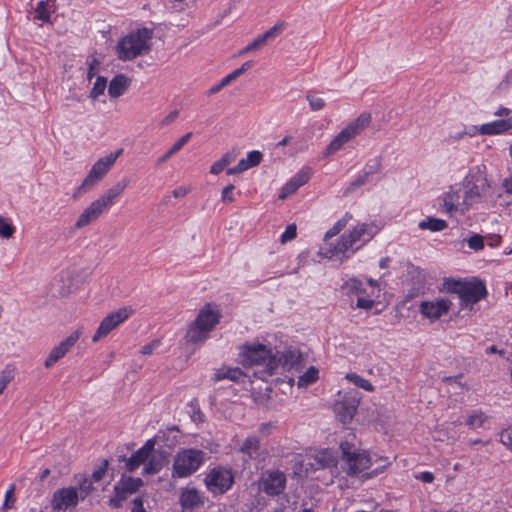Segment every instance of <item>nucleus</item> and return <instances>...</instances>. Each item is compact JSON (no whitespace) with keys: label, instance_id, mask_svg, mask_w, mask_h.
I'll return each instance as SVG.
<instances>
[{"label":"nucleus","instance_id":"f257e3e1","mask_svg":"<svg viewBox=\"0 0 512 512\" xmlns=\"http://www.w3.org/2000/svg\"><path fill=\"white\" fill-rule=\"evenodd\" d=\"M444 288L447 292L458 295L462 309L469 308L472 310L473 305L487 295L484 282L477 279L463 281L446 279Z\"/></svg>","mask_w":512,"mask_h":512},{"label":"nucleus","instance_id":"f03ea898","mask_svg":"<svg viewBox=\"0 0 512 512\" xmlns=\"http://www.w3.org/2000/svg\"><path fill=\"white\" fill-rule=\"evenodd\" d=\"M369 225L362 223L356 225L352 230L347 233H344L337 244L329 247H322L320 249L319 254L323 255L329 259H338L342 261L343 259L349 257L346 253L351 249V253H354L356 249H353V246L361 240L367 241L372 237L371 233H368Z\"/></svg>","mask_w":512,"mask_h":512},{"label":"nucleus","instance_id":"7ed1b4c3","mask_svg":"<svg viewBox=\"0 0 512 512\" xmlns=\"http://www.w3.org/2000/svg\"><path fill=\"white\" fill-rule=\"evenodd\" d=\"M220 313L213 309L211 304H206L198 313L196 319L192 321L187 329L185 339L192 344H201L207 338L215 326L219 323Z\"/></svg>","mask_w":512,"mask_h":512},{"label":"nucleus","instance_id":"20e7f679","mask_svg":"<svg viewBox=\"0 0 512 512\" xmlns=\"http://www.w3.org/2000/svg\"><path fill=\"white\" fill-rule=\"evenodd\" d=\"M153 37V30L149 28L138 29L122 38L117 45L119 59L126 61L148 53L149 41Z\"/></svg>","mask_w":512,"mask_h":512},{"label":"nucleus","instance_id":"39448f33","mask_svg":"<svg viewBox=\"0 0 512 512\" xmlns=\"http://www.w3.org/2000/svg\"><path fill=\"white\" fill-rule=\"evenodd\" d=\"M242 362L246 366H260L261 372L271 376L277 368V358L272 350L263 344H251L243 347Z\"/></svg>","mask_w":512,"mask_h":512},{"label":"nucleus","instance_id":"423d86ee","mask_svg":"<svg viewBox=\"0 0 512 512\" xmlns=\"http://www.w3.org/2000/svg\"><path fill=\"white\" fill-rule=\"evenodd\" d=\"M123 149H119L114 153H110L109 155L100 158L97 160L88 175L85 177L81 185L77 187L74 191L72 197L73 199H78L82 195L91 191L108 173V171L112 168L117 158L122 154Z\"/></svg>","mask_w":512,"mask_h":512},{"label":"nucleus","instance_id":"0eeeda50","mask_svg":"<svg viewBox=\"0 0 512 512\" xmlns=\"http://www.w3.org/2000/svg\"><path fill=\"white\" fill-rule=\"evenodd\" d=\"M464 196L469 207L480 202L489 189L485 168L476 166L471 168L463 180Z\"/></svg>","mask_w":512,"mask_h":512},{"label":"nucleus","instance_id":"6e6552de","mask_svg":"<svg viewBox=\"0 0 512 512\" xmlns=\"http://www.w3.org/2000/svg\"><path fill=\"white\" fill-rule=\"evenodd\" d=\"M204 453L201 450L186 449L179 452L173 464V477H187L194 473L203 461Z\"/></svg>","mask_w":512,"mask_h":512},{"label":"nucleus","instance_id":"1a4fd4ad","mask_svg":"<svg viewBox=\"0 0 512 512\" xmlns=\"http://www.w3.org/2000/svg\"><path fill=\"white\" fill-rule=\"evenodd\" d=\"M204 483L209 492L214 495H222L234 484V475L231 469L218 466L209 471Z\"/></svg>","mask_w":512,"mask_h":512},{"label":"nucleus","instance_id":"9d476101","mask_svg":"<svg viewBox=\"0 0 512 512\" xmlns=\"http://www.w3.org/2000/svg\"><path fill=\"white\" fill-rule=\"evenodd\" d=\"M343 459L348 468V474H358L368 469L371 465V459L365 451L352 450V446L348 442L341 443Z\"/></svg>","mask_w":512,"mask_h":512},{"label":"nucleus","instance_id":"9b49d317","mask_svg":"<svg viewBox=\"0 0 512 512\" xmlns=\"http://www.w3.org/2000/svg\"><path fill=\"white\" fill-rule=\"evenodd\" d=\"M440 208L447 214H464L470 207L466 203L464 194H461V188L450 186L449 189L439 198Z\"/></svg>","mask_w":512,"mask_h":512},{"label":"nucleus","instance_id":"f8f14e48","mask_svg":"<svg viewBox=\"0 0 512 512\" xmlns=\"http://www.w3.org/2000/svg\"><path fill=\"white\" fill-rule=\"evenodd\" d=\"M286 487V476L279 470H267L262 473L259 488L268 496L280 495Z\"/></svg>","mask_w":512,"mask_h":512},{"label":"nucleus","instance_id":"ddd939ff","mask_svg":"<svg viewBox=\"0 0 512 512\" xmlns=\"http://www.w3.org/2000/svg\"><path fill=\"white\" fill-rule=\"evenodd\" d=\"M130 311L127 308H121L108 314L100 323L97 331L92 337L94 343L106 337L111 331L117 328L121 323L128 319Z\"/></svg>","mask_w":512,"mask_h":512},{"label":"nucleus","instance_id":"4468645a","mask_svg":"<svg viewBox=\"0 0 512 512\" xmlns=\"http://www.w3.org/2000/svg\"><path fill=\"white\" fill-rule=\"evenodd\" d=\"M81 334V329H77L66 339L61 341L59 345L53 347L48 357L44 361V367L49 369L54 364H56L60 359H62L68 353V351L76 344Z\"/></svg>","mask_w":512,"mask_h":512},{"label":"nucleus","instance_id":"2eb2a0df","mask_svg":"<svg viewBox=\"0 0 512 512\" xmlns=\"http://www.w3.org/2000/svg\"><path fill=\"white\" fill-rule=\"evenodd\" d=\"M451 305L452 302L449 299L438 298L433 301H422L419 304V311L425 318L435 321L446 315Z\"/></svg>","mask_w":512,"mask_h":512},{"label":"nucleus","instance_id":"dca6fc26","mask_svg":"<svg viewBox=\"0 0 512 512\" xmlns=\"http://www.w3.org/2000/svg\"><path fill=\"white\" fill-rule=\"evenodd\" d=\"M79 496L75 487L62 488L54 492L52 497V508L61 512L78 504Z\"/></svg>","mask_w":512,"mask_h":512},{"label":"nucleus","instance_id":"f3484780","mask_svg":"<svg viewBox=\"0 0 512 512\" xmlns=\"http://www.w3.org/2000/svg\"><path fill=\"white\" fill-rule=\"evenodd\" d=\"M108 209L99 198L92 201L78 216L74 226L76 229H82L94 223Z\"/></svg>","mask_w":512,"mask_h":512},{"label":"nucleus","instance_id":"a211bd4d","mask_svg":"<svg viewBox=\"0 0 512 512\" xmlns=\"http://www.w3.org/2000/svg\"><path fill=\"white\" fill-rule=\"evenodd\" d=\"M155 440L149 439L146 443L132 454L130 458L120 456L119 461L126 463V468L129 472L135 471L141 464L145 463L150 454L154 451Z\"/></svg>","mask_w":512,"mask_h":512},{"label":"nucleus","instance_id":"6ab92c4d","mask_svg":"<svg viewBox=\"0 0 512 512\" xmlns=\"http://www.w3.org/2000/svg\"><path fill=\"white\" fill-rule=\"evenodd\" d=\"M359 404L356 397L344 396L341 400L337 401L334 405V411L340 422L348 424L352 421Z\"/></svg>","mask_w":512,"mask_h":512},{"label":"nucleus","instance_id":"aec40b11","mask_svg":"<svg viewBox=\"0 0 512 512\" xmlns=\"http://www.w3.org/2000/svg\"><path fill=\"white\" fill-rule=\"evenodd\" d=\"M182 512H193L194 509L200 508L205 504V496L196 488L182 489L179 497Z\"/></svg>","mask_w":512,"mask_h":512},{"label":"nucleus","instance_id":"412c9836","mask_svg":"<svg viewBox=\"0 0 512 512\" xmlns=\"http://www.w3.org/2000/svg\"><path fill=\"white\" fill-rule=\"evenodd\" d=\"M285 24L283 22L275 24L273 27L268 29L265 33L255 38L249 45L244 47L238 52V56H243L249 52L255 51L266 45L269 41L275 39L284 29Z\"/></svg>","mask_w":512,"mask_h":512},{"label":"nucleus","instance_id":"4be33fe9","mask_svg":"<svg viewBox=\"0 0 512 512\" xmlns=\"http://www.w3.org/2000/svg\"><path fill=\"white\" fill-rule=\"evenodd\" d=\"M337 464L336 457L334 454L328 450H321L316 452L314 455L308 458V463L306 464V471L309 470H319L328 467H334Z\"/></svg>","mask_w":512,"mask_h":512},{"label":"nucleus","instance_id":"5701e85b","mask_svg":"<svg viewBox=\"0 0 512 512\" xmlns=\"http://www.w3.org/2000/svg\"><path fill=\"white\" fill-rule=\"evenodd\" d=\"M130 180L126 177L116 182L110 188H108L100 197V201L105 204L108 208L114 205L116 199L125 191L129 185Z\"/></svg>","mask_w":512,"mask_h":512},{"label":"nucleus","instance_id":"b1692460","mask_svg":"<svg viewBox=\"0 0 512 512\" xmlns=\"http://www.w3.org/2000/svg\"><path fill=\"white\" fill-rule=\"evenodd\" d=\"M131 84V79L125 74H118L110 81L108 94L111 98H119Z\"/></svg>","mask_w":512,"mask_h":512},{"label":"nucleus","instance_id":"393cba45","mask_svg":"<svg viewBox=\"0 0 512 512\" xmlns=\"http://www.w3.org/2000/svg\"><path fill=\"white\" fill-rule=\"evenodd\" d=\"M301 354L297 350H285L277 359V365L281 364L284 369H298L301 366Z\"/></svg>","mask_w":512,"mask_h":512},{"label":"nucleus","instance_id":"a878e982","mask_svg":"<svg viewBox=\"0 0 512 512\" xmlns=\"http://www.w3.org/2000/svg\"><path fill=\"white\" fill-rule=\"evenodd\" d=\"M511 128H512V122L510 119H507V120L501 119V120H496V121H493L490 123L483 124L480 127L479 132L482 135H494V134H499V133L508 131Z\"/></svg>","mask_w":512,"mask_h":512},{"label":"nucleus","instance_id":"bb28decb","mask_svg":"<svg viewBox=\"0 0 512 512\" xmlns=\"http://www.w3.org/2000/svg\"><path fill=\"white\" fill-rule=\"evenodd\" d=\"M371 123V115L369 113H362L352 121L349 125H347L344 129L349 133L351 138H355L359 135L366 127Z\"/></svg>","mask_w":512,"mask_h":512},{"label":"nucleus","instance_id":"cd10ccee","mask_svg":"<svg viewBox=\"0 0 512 512\" xmlns=\"http://www.w3.org/2000/svg\"><path fill=\"white\" fill-rule=\"evenodd\" d=\"M350 140H352L351 136L349 135L348 132H346L345 129H343L333 138L330 144L326 147L324 151V156L327 157L335 154L344 146V144H346Z\"/></svg>","mask_w":512,"mask_h":512},{"label":"nucleus","instance_id":"c85d7f7f","mask_svg":"<svg viewBox=\"0 0 512 512\" xmlns=\"http://www.w3.org/2000/svg\"><path fill=\"white\" fill-rule=\"evenodd\" d=\"M147 461L148 463L145 465L143 473L152 475L158 473L162 469L165 463V457L161 454L156 455L153 451Z\"/></svg>","mask_w":512,"mask_h":512},{"label":"nucleus","instance_id":"c756f323","mask_svg":"<svg viewBox=\"0 0 512 512\" xmlns=\"http://www.w3.org/2000/svg\"><path fill=\"white\" fill-rule=\"evenodd\" d=\"M448 226L447 222L443 219L428 217L425 220L419 222L418 227L421 230H430L432 232H438L446 229Z\"/></svg>","mask_w":512,"mask_h":512},{"label":"nucleus","instance_id":"7c9ffc66","mask_svg":"<svg viewBox=\"0 0 512 512\" xmlns=\"http://www.w3.org/2000/svg\"><path fill=\"white\" fill-rule=\"evenodd\" d=\"M243 376L244 374L240 368H222L215 373L214 380L220 381L223 379H229L231 381L238 382Z\"/></svg>","mask_w":512,"mask_h":512},{"label":"nucleus","instance_id":"2f4dec72","mask_svg":"<svg viewBox=\"0 0 512 512\" xmlns=\"http://www.w3.org/2000/svg\"><path fill=\"white\" fill-rule=\"evenodd\" d=\"M352 218V215L349 214V213H346L344 215L343 218H341L340 220H338L332 228H330L326 234H325V237H324V242H325V247H329V246H332L331 244L328 243V240L334 236H336L337 234H339L344 228L345 226L347 225L348 221Z\"/></svg>","mask_w":512,"mask_h":512},{"label":"nucleus","instance_id":"473e14b6","mask_svg":"<svg viewBox=\"0 0 512 512\" xmlns=\"http://www.w3.org/2000/svg\"><path fill=\"white\" fill-rule=\"evenodd\" d=\"M78 483V496L79 499L84 500L88 495H90L94 491L92 479L84 475H79L77 478Z\"/></svg>","mask_w":512,"mask_h":512},{"label":"nucleus","instance_id":"72a5a7b5","mask_svg":"<svg viewBox=\"0 0 512 512\" xmlns=\"http://www.w3.org/2000/svg\"><path fill=\"white\" fill-rule=\"evenodd\" d=\"M119 484L128 494H133L143 485V481L141 478L123 475Z\"/></svg>","mask_w":512,"mask_h":512},{"label":"nucleus","instance_id":"f704fd0d","mask_svg":"<svg viewBox=\"0 0 512 512\" xmlns=\"http://www.w3.org/2000/svg\"><path fill=\"white\" fill-rule=\"evenodd\" d=\"M128 495L129 494L118 483L114 487V496L109 499V505L114 509L120 508L122 506V502L126 500Z\"/></svg>","mask_w":512,"mask_h":512},{"label":"nucleus","instance_id":"c9c22d12","mask_svg":"<svg viewBox=\"0 0 512 512\" xmlns=\"http://www.w3.org/2000/svg\"><path fill=\"white\" fill-rule=\"evenodd\" d=\"M487 420V416L481 410L473 411L467 418L466 424L472 428H480L484 425Z\"/></svg>","mask_w":512,"mask_h":512},{"label":"nucleus","instance_id":"e433bc0d","mask_svg":"<svg viewBox=\"0 0 512 512\" xmlns=\"http://www.w3.org/2000/svg\"><path fill=\"white\" fill-rule=\"evenodd\" d=\"M262 158H263L262 153L260 151L254 150V151L249 152L247 157L244 159H241L239 162L244 163L243 168L246 171L250 168L258 166L260 164Z\"/></svg>","mask_w":512,"mask_h":512},{"label":"nucleus","instance_id":"4c0bfd02","mask_svg":"<svg viewBox=\"0 0 512 512\" xmlns=\"http://www.w3.org/2000/svg\"><path fill=\"white\" fill-rule=\"evenodd\" d=\"M318 379V370L315 367H310L303 375L298 379V386L305 387L315 382Z\"/></svg>","mask_w":512,"mask_h":512},{"label":"nucleus","instance_id":"58836bf2","mask_svg":"<svg viewBox=\"0 0 512 512\" xmlns=\"http://www.w3.org/2000/svg\"><path fill=\"white\" fill-rule=\"evenodd\" d=\"M346 378L357 387H360L366 391L372 392L374 390V386L368 380L362 378L356 373H348Z\"/></svg>","mask_w":512,"mask_h":512},{"label":"nucleus","instance_id":"ea45409f","mask_svg":"<svg viewBox=\"0 0 512 512\" xmlns=\"http://www.w3.org/2000/svg\"><path fill=\"white\" fill-rule=\"evenodd\" d=\"M259 448V439L255 436L248 437L242 444L240 451L242 453L248 454L250 457L253 453H255Z\"/></svg>","mask_w":512,"mask_h":512},{"label":"nucleus","instance_id":"a19ab883","mask_svg":"<svg viewBox=\"0 0 512 512\" xmlns=\"http://www.w3.org/2000/svg\"><path fill=\"white\" fill-rule=\"evenodd\" d=\"M382 171V158L374 157L370 159L365 166L364 173L369 177L372 174L380 173Z\"/></svg>","mask_w":512,"mask_h":512},{"label":"nucleus","instance_id":"79ce46f5","mask_svg":"<svg viewBox=\"0 0 512 512\" xmlns=\"http://www.w3.org/2000/svg\"><path fill=\"white\" fill-rule=\"evenodd\" d=\"M107 80L103 76H99L94 83L93 88L90 91V97L92 99H97L100 95H102L106 89Z\"/></svg>","mask_w":512,"mask_h":512},{"label":"nucleus","instance_id":"37998d69","mask_svg":"<svg viewBox=\"0 0 512 512\" xmlns=\"http://www.w3.org/2000/svg\"><path fill=\"white\" fill-rule=\"evenodd\" d=\"M14 492H15V485L11 484L9 489L5 493V499H4V503L1 507V510L6 511V510L12 509L14 507V504L16 502Z\"/></svg>","mask_w":512,"mask_h":512},{"label":"nucleus","instance_id":"c03bdc74","mask_svg":"<svg viewBox=\"0 0 512 512\" xmlns=\"http://www.w3.org/2000/svg\"><path fill=\"white\" fill-rule=\"evenodd\" d=\"M36 18L43 22L50 21V13L47 10V1H40L35 9Z\"/></svg>","mask_w":512,"mask_h":512},{"label":"nucleus","instance_id":"a18cd8bd","mask_svg":"<svg viewBox=\"0 0 512 512\" xmlns=\"http://www.w3.org/2000/svg\"><path fill=\"white\" fill-rule=\"evenodd\" d=\"M306 99L309 103L311 110H313V111H319V110L323 109L325 106V100L316 95L307 94Z\"/></svg>","mask_w":512,"mask_h":512},{"label":"nucleus","instance_id":"49530a36","mask_svg":"<svg viewBox=\"0 0 512 512\" xmlns=\"http://www.w3.org/2000/svg\"><path fill=\"white\" fill-rule=\"evenodd\" d=\"M300 188V186L296 183V181L292 178L290 181H288L284 187L281 190V193L279 194V199H285L289 195L295 193L297 189Z\"/></svg>","mask_w":512,"mask_h":512},{"label":"nucleus","instance_id":"de8ad7c7","mask_svg":"<svg viewBox=\"0 0 512 512\" xmlns=\"http://www.w3.org/2000/svg\"><path fill=\"white\" fill-rule=\"evenodd\" d=\"M312 175L311 168L305 167L301 169L294 177L293 179L296 181V183L301 187L304 184H306Z\"/></svg>","mask_w":512,"mask_h":512},{"label":"nucleus","instance_id":"09e8293b","mask_svg":"<svg viewBox=\"0 0 512 512\" xmlns=\"http://www.w3.org/2000/svg\"><path fill=\"white\" fill-rule=\"evenodd\" d=\"M348 293L362 294L364 293L363 284L360 280L352 278L345 284Z\"/></svg>","mask_w":512,"mask_h":512},{"label":"nucleus","instance_id":"8fccbe9b","mask_svg":"<svg viewBox=\"0 0 512 512\" xmlns=\"http://www.w3.org/2000/svg\"><path fill=\"white\" fill-rule=\"evenodd\" d=\"M499 437L500 442L512 452V426L503 429Z\"/></svg>","mask_w":512,"mask_h":512},{"label":"nucleus","instance_id":"3c124183","mask_svg":"<svg viewBox=\"0 0 512 512\" xmlns=\"http://www.w3.org/2000/svg\"><path fill=\"white\" fill-rule=\"evenodd\" d=\"M297 236V227L295 224H290L286 227L285 231L281 235L280 241L281 243H286L295 239Z\"/></svg>","mask_w":512,"mask_h":512},{"label":"nucleus","instance_id":"603ef678","mask_svg":"<svg viewBox=\"0 0 512 512\" xmlns=\"http://www.w3.org/2000/svg\"><path fill=\"white\" fill-rule=\"evenodd\" d=\"M15 228L4 221V218L0 217V237L10 238L14 234Z\"/></svg>","mask_w":512,"mask_h":512},{"label":"nucleus","instance_id":"864d4df0","mask_svg":"<svg viewBox=\"0 0 512 512\" xmlns=\"http://www.w3.org/2000/svg\"><path fill=\"white\" fill-rule=\"evenodd\" d=\"M107 468H108V460H104L102 465L99 466L93 473L90 477H88L89 479H92V482H99L100 480H102V478L104 477L106 471H107Z\"/></svg>","mask_w":512,"mask_h":512},{"label":"nucleus","instance_id":"5fc2aeb1","mask_svg":"<svg viewBox=\"0 0 512 512\" xmlns=\"http://www.w3.org/2000/svg\"><path fill=\"white\" fill-rule=\"evenodd\" d=\"M469 248L473 250H481L484 247L483 237L479 234H474L467 240Z\"/></svg>","mask_w":512,"mask_h":512},{"label":"nucleus","instance_id":"6e6d98bb","mask_svg":"<svg viewBox=\"0 0 512 512\" xmlns=\"http://www.w3.org/2000/svg\"><path fill=\"white\" fill-rule=\"evenodd\" d=\"M368 176L364 172L360 174L354 181L350 183L347 187L346 192L350 193L356 190L357 188L363 186L368 181Z\"/></svg>","mask_w":512,"mask_h":512},{"label":"nucleus","instance_id":"4d7b16f0","mask_svg":"<svg viewBox=\"0 0 512 512\" xmlns=\"http://www.w3.org/2000/svg\"><path fill=\"white\" fill-rule=\"evenodd\" d=\"M192 137V133L188 132L179 138L170 148V150L176 154Z\"/></svg>","mask_w":512,"mask_h":512},{"label":"nucleus","instance_id":"13d9d810","mask_svg":"<svg viewBox=\"0 0 512 512\" xmlns=\"http://www.w3.org/2000/svg\"><path fill=\"white\" fill-rule=\"evenodd\" d=\"M234 189H235V186L233 184H229L222 190L221 199L223 202H233L234 201V197H233Z\"/></svg>","mask_w":512,"mask_h":512},{"label":"nucleus","instance_id":"bf43d9fd","mask_svg":"<svg viewBox=\"0 0 512 512\" xmlns=\"http://www.w3.org/2000/svg\"><path fill=\"white\" fill-rule=\"evenodd\" d=\"M239 154V151L236 150V149H232L228 152H226L222 157H221V162L225 165V166H228L230 163H232L233 161H235V159L237 158Z\"/></svg>","mask_w":512,"mask_h":512},{"label":"nucleus","instance_id":"052dcab7","mask_svg":"<svg viewBox=\"0 0 512 512\" xmlns=\"http://www.w3.org/2000/svg\"><path fill=\"white\" fill-rule=\"evenodd\" d=\"M87 64L89 67L87 76H88V79L91 80L95 76L94 70L99 65V61L97 60V58L94 55H92L88 58Z\"/></svg>","mask_w":512,"mask_h":512},{"label":"nucleus","instance_id":"680f3d73","mask_svg":"<svg viewBox=\"0 0 512 512\" xmlns=\"http://www.w3.org/2000/svg\"><path fill=\"white\" fill-rule=\"evenodd\" d=\"M373 305H374V301L371 300V299H367V298H364V297H361V296H359L357 298V301H356V307L357 308L369 310V309H371L373 307Z\"/></svg>","mask_w":512,"mask_h":512},{"label":"nucleus","instance_id":"e2e57ef3","mask_svg":"<svg viewBox=\"0 0 512 512\" xmlns=\"http://www.w3.org/2000/svg\"><path fill=\"white\" fill-rule=\"evenodd\" d=\"M12 376L9 372L3 371L0 373V395L6 389L7 385L10 383Z\"/></svg>","mask_w":512,"mask_h":512},{"label":"nucleus","instance_id":"0e129e2a","mask_svg":"<svg viewBox=\"0 0 512 512\" xmlns=\"http://www.w3.org/2000/svg\"><path fill=\"white\" fill-rule=\"evenodd\" d=\"M160 345L159 340H153L151 343L145 345L141 349V353L143 355H151L155 349H157Z\"/></svg>","mask_w":512,"mask_h":512},{"label":"nucleus","instance_id":"69168bd1","mask_svg":"<svg viewBox=\"0 0 512 512\" xmlns=\"http://www.w3.org/2000/svg\"><path fill=\"white\" fill-rule=\"evenodd\" d=\"M179 115L178 110L171 111L166 117H164L161 121L162 126L170 125L172 122H174Z\"/></svg>","mask_w":512,"mask_h":512},{"label":"nucleus","instance_id":"338daca9","mask_svg":"<svg viewBox=\"0 0 512 512\" xmlns=\"http://www.w3.org/2000/svg\"><path fill=\"white\" fill-rule=\"evenodd\" d=\"M225 165L221 162V160L216 161L210 168V173L218 175L225 169Z\"/></svg>","mask_w":512,"mask_h":512},{"label":"nucleus","instance_id":"774afa93","mask_svg":"<svg viewBox=\"0 0 512 512\" xmlns=\"http://www.w3.org/2000/svg\"><path fill=\"white\" fill-rule=\"evenodd\" d=\"M134 507L131 512H145L143 501L140 498H136L133 501Z\"/></svg>","mask_w":512,"mask_h":512}]
</instances>
